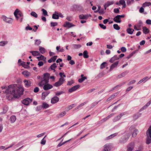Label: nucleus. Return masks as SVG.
I'll return each instance as SVG.
<instances>
[{
    "label": "nucleus",
    "mask_w": 151,
    "mask_h": 151,
    "mask_svg": "<svg viewBox=\"0 0 151 151\" xmlns=\"http://www.w3.org/2000/svg\"><path fill=\"white\" fill-rule=\"evenodd\" d=\"M88 52L87 50L84 51L83 52V56L84 58H88Z\"/></svg>",
    "instance_id": "31"
},
{
    "label": "nucleus",
    "mask_w": 151,
    "mask_h": 151,
    "mask_svg": "<svg viewBox=\"0 0 151 151\" xmlns=\"http://www.w3.org/2000/svg\"><path fill=\"white\" fill-rule=\"evenodd\" d=\"M120 18L119 15H117L113 19L114 21L116 23H120L121 22Z\"/></svg>",
    "instance_id": "17"
},
{
    "label": "nucleus",
    "mask_w": 151,
    "mask_h": 151,
    "mask_svg": "<svg viewBox=\"0 0 151 151\" xmlns=\"http://www.w3.org/2000/svg\"><path fill=\"white\" fill-rule=\"evenodd\" d=\"M106 64V62H104L103 63L100 65V68L101 69H103L105 67V65Z\"/></svg>",
    "instance_id": "44"
},
{
    "label": "nucleus",
    "mask_w": 151,
    "mask_h": 151,
    "mask_svg": "<svg viewBox=\"0 0 151 151\" xmlns=\"http://www.w3.org/2000/svg\"><path fill=\"white\" fill-rule=\"evenodd\" d=\"M57 57V56H54L52 57L51 58L53 62H55L56 59Z\"/></svg>",
    "instance_id": "62"
},
{
    "label": "nucleus",
    "mask_w": 151,
    "mask_h": 151,
    "mask_svg": "<svg viewBox=\"0 0 151 151\" xmlns=\"http://www.w3.org/2000/svg\"><path fill=\"white\" fill-rule=\"evenodd\" d=\"M50 76V74L48 73H44L43 75V78L42 79L41 81L39 83V85L40 86H41L49 82Z\"/></svg>",
    "instance_id": "2"
},
{
    "label": "nucleus",
    "mask_w": 151,
    "mask_h": 151,
    "mask_svg": "<svg viewBox=\"0 0 151 151\" xmlns=\"http://www.w3.org/2000/svg\"><path fill=\"white\" fill-rule=\"evenodd\" d=\"M74 104H73L71 105H70V106H68L67 108V109L68 110H69L70 109H71L72 108H73L74 107Z\"/></svg>",
    "instance_id": "45"
},
{
    "label": "nucleus",
    "mask_w": 151,
    "mask_h": 151,
    "mask_svg": "<svg viewBox=\"0 0 151 151\" xmlns=\"http://www.w3.org/2000/svg\"><path fill=\"white\" fill-rule=\"evenodd\" d=\"M143 33L145 34H147L149 33V30L146 27H143Z\"/></svg>",
    "instance_id": "26"
},
{
    "label": "nucleus",
    "mask_w": 151,
    "mask_h": 151,
    "mask_svg": "<svg viewBox=\"0 0 151 151\" xmlns=\"http://www.w3.org/2000/svg\"><path fill=\"white\" fill-rule=\"evenodd\" d=\"M32 99L29 98H27L22 101V103L25 105H28L30 103H31L32 101Z\"/></svg>",
    "instance_id": "5"
},
{
    "label": "nucleus",
    "mask_w": 151,
    "mask_h": 151,
    "mask_svg": "<svg viewBox=\"0 0 151 151\" xmlns=\"http://www.w3.org/2000/svg\"><path fill=\"white\" fill-rule=\"evenodd\" d=\"M119 63V61H117L116 62H114V63H113V64H112L110 68V70H111L114 69V68L116 67L118 65V64Z\"/></svg>",
    "instance_id": "19"
},
{
    "label": "nucleus",
    "mask_w": 151,
    "mask_h": 151,
    "mask_svg": "<svg viewBox=\"0 0 151 151\" xmlns=\"http://www.w3.org/2000/svg\"><path fill=\"white\" fill-rule=\"evenodd\" d=\"M39 90V89L38 87H35L34 90V92L35 93H37L38 92Z\"/></svg>",
    "instance_id": "63"
},
{
    "label": "nucleus",
    "mask_w": 151,
    "mask_h": 151,
    "mask_svg": "<svg viewBox=\"0 0 151 151\" xmlns=\"http://www.w3.org/2000/svg\"><path fill=\"white\" fill-rule=\"evenodd\" d=\"M99 25L101 28L104 29H105L106 28V26L102 24H99Z\"/></svg>",
    "instance_id": "55"
},
{
    "label": "nucleus",
    "mask_w": 151,
    "mask_h": 151,
    "mask_svg": "<svg viewBox=\"0 0 151 151\" xmlns=\"http://www.w3.org/2000/svg\"><path fill=\"white\" fill-rule=\"evenodd\" d=\"M65 80V79L64 78H60L59 81L54 84V86L56 87H58L61 85L63 83L64 81Z\"/></svg>",
    "instance_id": "4"
},
{
    "label": "nucleus",
    "mask_w": 151,
    "mask_h": 151,
    "mask_svg": "<svg viewBox=\"0 0 151 151\" xmlns=\"http://www.w3.org/2000/svg\"><path fill=\"white\" fill-rule=\"evenodd\" d=\"M41 42V41L40 40H36L35 44L37 45H39Z\"/></svg>",
    "instance_id": "58"
},
{
    "label": "nucleus",
    "mask_w": 151,
    "mask_h": 151,
    "mask_svg": "<svg viewBox=\"0 0 151 151\" xmlns=\"http://www.w3.org/2000/svg\"><path fill=\"white\" fill-rule=\"evenodd\" d=\"M59 100V99L57 96H55L53 97L51 100V103L52 104H55Z\"/></svg>",
    "instance_id": "11"
},
{
    "label": "nucleus",
    "mask_w": 151,
    "mask_h": 151,
    "mask_svg": "<svg viewBox=\"0 0 151 151\" xmlns=\"http://www.w3.org/2000/svg\"><path fill=\"white\" fill-rule=\"evenodd\" d=\"M114 114H111L109 115L106 118H105L103 119H102L100 121V122L101 123H103L107 120L108 119H109V118H111L112 116L114 115Z\"/></svg>",
    "instance_id": "15"
},
{
    "label": "nucleus",
    "mask_w": 151,
    "mask_h": 151,
    "mask_svg": "<svg viewBox=\"0 0 151 151\" xmlns=\"http://www.w3.org/2000/svg\"><path fill=\"white\" fill-rule=\"evenodd\" d=\"M134 31V29L130 28L127 29L126 30L127 32L130 35H132L133 34Z\"/></svg>",
    "instance_id": "28"
},
{
    "label": "nucleus",
    "mask_w": 151,
    "mask_h": 151,
    "mask_svg": "<svg viewBox=\"0 0 151 151\" xmlns=\"http://www.w3.org/2000/svg\"><path fill=\"white\" fill-rule=\"evenodd\" d=\"M121 51L123 52H125L127 50L125 47H122L121 48Z\"/></svg>",
    "instance_id": "61"
},
{
    "label": "nucleus",
    "mask_w": 151,
    "mask_h": 151,
    "mask_svg": "<svg viewBox=\"0 0 151 151\" xmlns=\"http://www.w3.org/2000/svg\"><path fill=\"white\" fill-rule=\"evenodd\" d=\"M63 93V91H58L57 92H56L55 93V95L56 96H59L61 94H62Z\"/></svg>",
    "instance_id": "59"
},
{
    "label": "nucleus",
    "mask_w": 151,
    "mask_h": 151,
    "mask_svg": "<svg viewBox=\"0 0 151 151\" xmlns=\"http://www.w3.org/2000/svg\"><path fill=\"white\" fill-rule=\"evenodd\" d=\"M31 83L29 81H27V82L25 83V85L27 87H29L31 85Z\"/></svg>",
    "instance_id": "46"
},
{
    "label": "nucleus",
    "mask_w": 151,
    "mask_h": 151,
    "mask_svg": "<svg viewBox=\"0 0 151 151\" xmlns=\"http://www.w3.org/2000/svg\"><path fill=\"white\" fill-rule=\"evenodd\" d=\"M111 145L109 144H106L104 146V149L103 151H108L110 150Z\"/></svg>",
    "instance_id": "12"
},
{
    "label": "nucleus",
    "mask_w": 151,
    "mask_h": 151,
    "mask_svg": "<svg viewBox=\"0 0 151 151\" xmlns=\"http://www.w3.org/2000/svg\"><path fill=\"white\" fill-rule=\"evenodd\" d=\"M39 50L40 52L42 54H43L45 52V49L42 47H40Z\"/></svg>",
    "instance_id": "35"
},
{
    "label": "nucleus",
    "mask_w": 151,
    "mask_h": 151,
    "mask_svg": "<svg viewBox=\"0 0 151 151\" xmlns=\"http://www.w3.org/2000/svg\"><path fill=\"white\" fill-rule=\"evenodd\" d=\"M126 114V112L122 113L118 115L115 117L113 119V121L114 122H115L118 121L120 118L124 115Z\"/></svg>",
    "instance_id": "6"
},
{
    "label": "nucleus",
    "mask_w": 151,
    "mask_h": 151,
    "mask_svg": "<svg viewBox=\"0 0 151 151\" xmlns=\"http://www.w3.org/2000/svg\"><path fill=\"white\" fill-rule=\"evenodd\" d=\"M75 26V25L69 22H65V24H64V26L65 27H68V28H70L72 27Z\"/></svg>",
    "instance_id": "14"
},
{
    "label": "nucleus",
    "mask_w": 151,
    "mask_h": 151,
    "mask_svg": "<svg viewBox=\"0 0 151 151\" xmlns=\"http://www.w3.org/2000/svg\"><path fill=\"white\" fill-rule=\"evenodd\" d=\"M135 53V52H133L130 53L128 56L126 58L127 59H129L130 58H131L133 55Z\"/></svg>",
    "instance_id": "48"
},
{
    "label": "nucleus",
    "mask_w": 151,
    "mask_h": 151,
    "mask_svg": "<svg viewBox=\"0 0 151 151\" xmlns=\"http://www.w3.org/2000/svg\"><path fill=\"white\" fill-rule=\"evenodd\" d=\"M151 142V139L149 137H148L146 141V143L147 144H149Z\"/></svg>",
    "instance_id": "53"
},
{
    "label": "nucleus",
    "mask_w": 151,
    "mask_h": 151,
    "mask_svg": "<svg viewBox=\"0 0 151 151\" xmlns=\"http://www.w3.org/2000/svg\"><path fill=\"white\" fill-rule=\"evenodd\" d=\"M2 19L4 21L9 23H12L13 21L12 18L7 17L5 16H2Z\"/></svg>",
    "instance_id": "7"
},
{
    "label": "nucleus",
    "mask_w": 151,
    "mask_h": 151,
    "mask_svg": "<svg viewBox=\"0 0 151 151\" xmlns=\"http://www.w3.org/2000/svg\"><path fill=\"white\" fill-rule=\"evenodd\" d=\"M46 136H45L43 138L42 140L40 142L41 144L44 145L46 143V140L44 139L46 137Z\"/></svg>",
    "instance_id": "47"
},
{
    "label": "nucleus",
    "mask_w": 151,
    "mask_h": 151,
    "mask_svg": "<svg viewBox=\"0 0 151 151\" xmlns=\"http://www.w3.org/2000/svg\"><path fill=\"white\" fill-rule=\"evenodd\" d=\"M146 134L148 136L150 137L151 138V126L147 131Z\"/></svg>",
    "instance_id": "24"
},
{
    "label": "nucleus",
    "mask_w": 151,
    "mask_h": 151,
    "mask_svg": "<svg viewBox=\"0 0 151 151\" xmlns=\"http://www.w3.org/2000/svg\"><path fill=\"white\" fill-rule=\"evenodd\" d=\"M50 93L48 91L44 92L42 94V100L45 99V97Z\"/></svg>",
    "instance_id": "18"
},
{
    "label": "nucleus",
    "mask_w": 151,
    "mask_h": 151,
    "mask_svg": "<svg viewBox=\"0 0 151 151\" xmlns=\"http://www.w3.org/2000/svg\"><path fill=\"white\" fill-rule=\"evenodd\" d=\"M22 74L23 75L28 76V75L29 74V73L27 71H24L22 73Z\"/></svg>",
    "instance_id": "60"
},
{
    "label": "nucleus",
    "mask_w": 151,
    "mask_h": 151,
    "mask_svg": "<svg viewBox=\"0 0 151 151\" xmlns=\"http://www.w3.org/2000/svg\"><path fill=\"white\" fill-rule=\"evenodd\" d=\"M113 27L114 28L117 30H119L120 28V27L117 24H114L113 25Z\"/></svg>",
    "instance_id": "38"
},
{
    "label": "nucleus",
    "mask_w": 151,
    "mask_h": 151,
    "mask_svg": "<svg viewBox=\"0 0 151 151\" xmlns=\"http://www.w3.org/2000/svg\"><path fill=\"white\" fill-rule=\"evenodd\" d=\"M66 114V112L65 111H63L59 114V117H61L63 116Z\"/></svg>",
    "instance_id": "43"
},
{
    "label": "nucleus",
    "mask_w": 151,
    "mask_h": 151,
    "mask_svg": "<svg viewBox=\"0 0 151 151\" xmlns=\"http://www.w3.org/2000/svg\"><path fill=\"white\" fill-rule=\"evenodd\" d=\"M53 88L52 85L50 84H46L44 85L43 88L45 90H47Z\"/></svg>",
    "instance_id": "10"
},
{
    "label": "nucleus",
    "mask_w": 151,
    "mask_h": 151,
    "mask_svg": "<svg viewBox=\"0 0 151 151\" xmlns=\"http://www.w3.org/2000/svg\"><path fill=\"white\" fill-rule=\"evenodd\" d=\"M49 105L45 103H44L42 104V107L44 109H46L48 107Z\"/></svg>",
    "instance_id": "41"
},
{
    "label": "nucleus",
    "mask_w": 151,
    "mask_h": 151,
    "mask_svg": "<svg viewBox=\"0 0 151 151\" xmlns=\"http://www.w3.org/2000/svg\"><path fill=\"white\" fill-rule=\"evenodd\" d=\"M128 73V72L127 71H126L122 73L121 74L117 76V78H121L124 76Z\"/></svg>",
    "instance_id": "20"
},
{
    "label": "nucleus",
    "mask_w": 151,
    "mask_h": 151,
    "mask_svg": "<svg viewBox=\"0 0 151 151\" xmlns=\"http://www.w3.org/2000/svg\"><path fill=\"white\" fill-rule=\"evenodd\" d=\"M81 46L80 44H75L73 45V47L75 49H78L80 48Z\"/></svg>",
    "instance_id": "42"
},
{
    "label": "nucleus",
    "mask_w": 151,
    "mask_h": 151,
    "mask_svg": "<svg viewBox=\"0 0 151 151\" xmlns=\"http://www.w3.org/2000/svg\"><path fill=\"white\" fill-rule=\"evenodd\" d=\"M113 3L114 2L113 1H108L107 2L104 6L105 9H106V8L109 6L110 5L113 4Z\"/></svg>",
    "instance_id": "22"
},
{
    "label": "nucleus",
    "mask_w": 151,
    "mask_h": 151,
    "mask_svg": "<svg viewBox=\"0 0 151 151\" xmlns=\"http://www.w3.org/2000/svg\"><path fill=\"white\" fill-rule=\"evenodd\" d=\"M89 15L87 14L85 15L81 14L79 15V17L80 19H87L89 17Z\"/></svg>",
    "instance_id": "13"
},
{
    "label": "nucleus",
    "mask_w": 151,
    "mask_h": 151,
    "mask_svg": "<svg viewBox=\"0 0 151 151\" xmlns=\"http://www.w3.org/2000/svg\"><path fill=\"white\" fill-rule=\"evenodd\" d=\"M8 42L7 41H1L0 42V46H4L5 45L7 44Z\"/></svg>",
    "instance_id": "30"
},
{
    "label": "nucleus",
    "mask_w": 151,
    "mask_h": 151,
    "mask_svg": "<svg viewBox=\"0 0 151 151\" xmlns=\"http://www.w3.org/2000/svg\"><path fill=\"white\" fill-rule=\"evenodd\" d=\"M142 22L141 21H139V23L137 25V26L138 28H140L142 26Z\"/></svg>",
    "instance_id": "49"
},
{
    "label": "nucleus",
    "mask_w": 151,
    "mask_h": 151,
    "mask_svg": "<svg viewBox=\"0 0 151 151\" xmlns=\"http://www.w3.org/2000/svg\"><path fill=\"white\" fill-rule=\"evenodd\" d=\"M31 14L32 16H33L34 17L37 18V14L34 12H32Z\"/></svg>",
    "instance_id": "40"
},
{
    "label": "nucleus",
    "mask_w": 151,
    "mask_h": 151,
    "mask_svg": "<svg viewBox=\"0 0 151 151\" xmlns=\"http://www.w3.org/2000/svg\"><path fill=\"white\" fill-rule=\"evenodd\" d=\"M73 83V80H72L70 81H69L68 82L67 85L68 86H70Z\"/></svg>",
    "instance_id": "54"
},
{
    "label": "nucleus",
    "mask_w": 151,
    "mask_h": 151,
    "mask_svg": "<svg viewBox=\"0 0 151 151\" xmlns=\"http://www.w3.org/2000/svg\"><path fill=\"white\" fill-rule=\"evenodd\" d=\"M87 102H88L87 101H85V102H83V103L80 104V105H78V106L79 108H80L82 106H83L85 104H86L87 103Z\"/></svg>",
    "instance_id": "56"
},
{
    "label": "nucleus",
    "mask_w": 151,
    "mask_h": 151,
    "mask_svg": "<svg viewBox=\"0 0 151 151\" xmlns=\"http://www.w3.org/2000/svg\"><path fill=\"white\" fill-rule=\"evenodd\" d=\"M16 119V117L14 115L11 116L10 118V120L12 123H14Z\"/></svg>",
    "instance_id": "25"
},
{
    "label": "nucleus",
    "mask_w": 151,
    "mask_h": 151,
    "mask_svg": "<svg viewBox=\"0 0 151 151\" xmlns=\"http://www.w3.org/2000/svg\"><path fill=\"white\" fill-rule=\"evenodd\" d=\"M80 87L79 85H75L69 89V92L71 93L75 91Z\"/></svg>",
    "instance_id": "9"
},
{
    "label": "nucleus",
    "mask_w": 151,
    "mask_h": 151,
    "mask_svg": "<svg viewBox=\"0 0 151 151\" xmlns=\"http://www.w3.org/2000/svg\"><path fill=\"white\" fill-rule=\"evenodd\" d=\"M55 13L58 14V15L59 16V17H60L62 18H63V16L62 14L60 12H58L57 11H55Z\"/></svg>",
    "instance_id": "52"
},
{
    "label": "nucleus",
    "mask_w": 151,
    "mask_h": 151,
    "mask_svg": "<svg viewBox=\"0 0 151 151\" xmlns=\"http://www.w3.org/2000/svg\"><path fill=\"white\" fill-rule=\"evenodd\" d=\"M14 14L17 20H19L21 22H22L23 15L20 11L18 9H16L14 12Z\"/></svg>",
    "instance_id": "3"
},
{
    "label": "nucleus",
    "mask_w": 151,
    "mask_h": 151,
    "mask_svg": "<svg viewBox=\"0 0 151 151\" xmlns=\"http://www.w3.org/2000/svg\"><path fill=\"white\" fill-rule=\"evenodd\" d=\"M52 18L55 19H59V16L58 14L55 13L52 15Z\"/></svg>",
    "instance_id": "33"
},
{
    "label": "nucleus",
    "mask_w": 151,
    "mask_h": 151,
    "mask_svg": "<svg viewBox=\"0 0 151 151\" xmlns=\"http://www.w3.org/2000/svg\"><path fill=\"white\" fill-rule=\"evenodd\" d=\"M8 110V108L7 106H5L3 108L4 111L2 112V114H3L6 113Z\"/></svg>",
    "instance_id": "37"
},
{
    "label": "nucleus",
    "mask_w": 151,
    "mask_h": 151,
    "mask_svg": "<svg viewBox=\"0 0 151 151\" xmlns=\"http://www.w3.org/2000/svg\"><path fill=\"white\" fill-rule=\"evenodd\" d=\"M41 11H42V13L44 16H46L48 15H47V13L46 10H45L44 9H42Z\"/></svg>",
    "instance_id": "39"
},
{
    "label": "nucleus",
    "mask_w": 151,
    "mask_h": 151,
    "mask_svg": "<svg viewBox=\"0 0 151 151\" xmlns=\"http://www.w3.org/2000/svg\"><path fill=\"white\" fill-rule=\"evenodd\" d=\"M37 58L38 59L39 61L40 60L45 61L46 59V58L42 55H41L40 57H37Z\"/></svg>",
    "instance_id": "23"
},
{
    "label": "nucleus",
    "mask_w": 151,
    "mask_h": 151,
    "mask_svg": "<svg viewBox=\"0 0 151 151\" xmlns=\"http://www.w3.org/2000/svg\"><path fill=\"white\" fill-rule=\"evenodd\" d=\"M30 53H32V55L34 56H38L40 55L39 52L37 51H31Z\"/></svg>",
    "instance_id": "21"
},
{
    "label": "nucleus",
    "mask_w": 151,
    "mask_h": 151,
    "mask_svg": "<svg viewBox=\"0 0 151 151\" xmlns=\"http://www.w3.org/2000/svg\"><path fill=\"white\" fill-rule=\"evenodd\" d=\"M24 89L22 86L19 84H14L9 85L5 91L6 94H10L14 97L19 98L23 95Z\"/></svg>",
    "instance_id": "1"
},
{
    "label": "nucleus",
    "mask_w": 151,
    "mask_h": 151,
    "mask_svg": "<svg viewBox=\"0 0 151 151\" xmlns=\"http://www.w3.org/2000/svg\"><path fill=\"white\" fill-rule=\"evenodd\" d=\"M119 59V58L117 55H115L109 60V61L111 63H113L115 60Z\"/></svg>",
    "instance_id": "16"
},
{
    "label": "nucleus",
    "mask_w": 151,
    "mask_h": 151,
    "mask_svg": "<svg viewBox=\"0 0 151 151\" xmlns=\"http://www.w3.org/2000/svg\"><path fill=\"white\" fill-rule=\"evenodd\" d=\"M141 113H137L135 114L134 116V119H136L141 116Z\"/></svg>",
    "instance_id": "32"
},
{
    "label": "nucleus",
    "mask_w": 151,
    "mask_h": 151,
    "mask_svg": "<svg viewBox=\"0 0 151 151\" xmlns=\"http://www.w3.org/2000/svg\"><path fill=\"white\" fill-rule=\"evenodd\" d=\"M146 23L148 24H151V20L147 19L146 21Z\"/></svg>",
    "instance_id": "64"
},
{
    "label": "nucleus",
    "mask_w": 151,
    "mask_h": 151,
    "mask_svg": "<svg viewBox=\"0 0 151 151\" xmlns=\"http://www.w3.org/2000/svg\"><path fill=\"white\" fill-rule=\"evenodd\" d=\"M134 148V144L131 142L127 146V151H132Z\"/></svg>",
    "instance_id": "8"
},
{
    "label": "nucleus",
    "mask_w": 151,
    "mask_h": 151,
    "mask_svg": "<svg viewBox=\"0 0 151 151\" xmlns=\"http://www.w3.org/2000/svg\"><path fill=\"white\" fill-rule=\"evenodd\" d=\"M50 25L51 26L54 27L58 25V23L56 22H51L50 23Z\"/></svg>",
    "instance_id": "51"
},
{
    "label": "nucleus",
    "mask_w": 151,
    "mask_h": 151,
    "mask_svg": "<svg viewBox=\"0 0 151 151\" xmlns=\"http://www.w3.org/2000/svg\"><path fill=\"white\" fill-rule=\"evenodd\" d=\"M87 78L86 76H84L83 77H82L81 78H79L78 80V81L79 83H82L84 81L85 79H86Z\"/></svg>",
    "instance_id": "36"
},
{
    "label": "nucleus",
    "mask_w": 151,
    "mask_h": 151,
    "mask_svg": "<svg viewBox=\"0 0 151 151\" xmlns=\"http://www.w3.org/2000/svg\"><path fill=\"white\" fill-rule=\"evenodd\" d=\"M71 139H70L69 140H68L67 141H65V142H63V143H60L58 145V147H60L62 145H63V144H65V143H66V142H68V141H70V140Z\"/></svg>",
    "instance_id": "57"
},
{
    "label": "nucleus",
    "mask_w": 151,
    "mask_h": 151,
    "mask_svg": "<svg viewBox=\"0 0 151 151\" xmlns=\"http://www.w3.org/2000/svg\"><path fill=\"white\" fill-rule=\"evenodd\" d=\"M57 67L56 63H54L53 64L51 65L50 66V68L52 70H53L54 71H55V70L54 69Z\"/></svg>",
    "instance_id": "34"
},
{
    "label": "nucleus",
    "mask_w": 151,
    "mask_h": 151,
    "mask_svg": "<svg viewBox=\"0 0 151 151\" xmlns=\"http://www.w3.org/2000/svg\"><path fill=\"white\" fill-rule=\"evenodd\" d=\"M117 133H115L114 134H112L111 135H110L109 136H108V137H107L106 138V139L108 140L110 139H111L112 138H113V137H114L115 136H116V135H117Z\"/></svg>",
    "instance_id": "29"
},
{
    "label": "nucleus",
    "mask_w": 151,
    "mask_h": 151,
    "mask_svg": "<svg viewBox=\"0 0 151 151\" xmlns=\"http://www.w3.org/2000/svg\"><path fill=\"white\" fill-rule=\"evenodd\" d=\"M138 131L137 129H135L134 130V132L132 134V137H135L137 133H138Z\"/></svg>",
    "instance_id": "27"
},
{
    "label": "nucleus",
    "mask_w": 151,
    "mask_h": 151,
    "mask_svg": "<svg viewBox=\"0 0 151 151\" xmlns=\"http://www.w3.org/2000/svg\"><path fill=\"white\" fill-rule=\"evenodd\" d=\"M100 101H99L98 102H93V103H92V104H91V107L92 108H93V107H94L96 105L98 104V103H99V102Z\"/></svg>",
    "instance_id": "50"
}]
</instances>
